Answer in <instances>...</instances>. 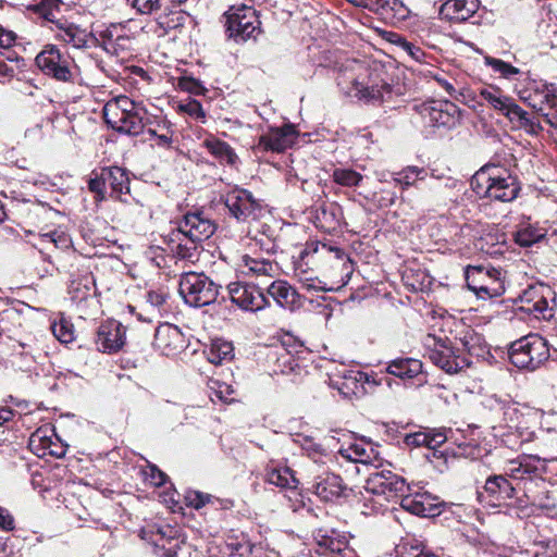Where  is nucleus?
I'll return each mask as SVG.
<instances>
[{
  "instance_id": "f257e3e1",
  "label": "nucleus",
  "mask_w": 557,
  "mask_h": 557,
  "mask_svg": "<svg viewBox=\"0 0 557 557\" xmlns=\"http://www.w3.org/2000/svg\"><path fill=\"white\" fill-rule=\"evenodd\" d=\"M337 85L347 96L367 104L380 106L405 92L403 85H393L383 64L375 61L346 59L337 67Z\"/></svg>"
},
{
  "instance_id": "f03ea898",
  "label": "nucleus",
  "mask_w": 557,
  "mask_h": 557,
  "mask_svg": "<svg viewBox=\"0 0 557 557\" xmlns=\"http://www.w3.org/2000/svg\"><path fill=\"white\" fill-rule=\"evenodd\" d=\"M545 469L544 460L533 455H522L506 462V473L518 481L519 487L522 485L523 495L517 497L521 507L533 506L546 510L556 507V498L543 479Z\"/></svg>"
},
{
  "instance_id": "7ed1b4c3",
  "label": "nucleus",
  "mask_w": 557,
  "mask_h": 557,
  "mask_svg": "<svg viewBox=\"0 0 557 557\" xmlns=\"http://www.w3.org/2000/svg\"><path fill=\"white\" fill-rule=\"evenodd\" d=\"M471 186L479 197L490 200L511 202L520 193V184L508 169L498 165H485L472 177Z\"/></svg>"
},
{
  "instance_id": "20e7f679",
  "label": "nucleus",
  "mask_w": 557,
  "mask_h": 557,
  "mask_svg": "<svg viewBox=\"0 0 557 557\" xmlns=\"http://www.w3.org/2000/svg\"><path fill=\"white\" fill-rule=\"evenodd\" d=\"M102 113L106 123L119 133L137 136L144 131L147 110L126 96L108 101Z\"/></svg>"
},
{
  "instance_id": "39448f33",
  "label": "nucleus",
  "mask_w": 557,
  "mask_h": 557,
  "mask_svg": "<svg viewBox=\"0 0 557 557\" xmlns=\"http://www.w3.org/2000/svg\"><path fill=\"white\" fill-rule=\"evenodd\" d=\"M129 175L128 172L120 166H104L99 171L91 172L88 180V189L95 194L97 201H102L108 196L113 199L126 202L125 198L129 194Z\"/></svg>"
},
{
  "instance_id": "423d86ee",
  "label": "nucleus",
  "mask_w": 557,
  "mask_h": 557,
  "mask_svg": "<svg viewBox=\"0 0 557 557\" xmlns=\"http://www.w3.org/2000/svg\"><path fill=\"white\" fill-rule=\"evenodd\" d=\"M38 69L58 82L76 84L81 77L74 60L55 45L48 44L35 59Z\"/></svg>"
},
{
  "instance_id": "0eeeda50",
  "label": "nucleus",
  "mask_w": 557,
  "mask_h": 557,
  "mask_svg": "<svg viewBox=\"0 0 557 557\" xmlns=\"http://www.w3.org/2000/svg\"><path fill=\"white\" fill-rule=\"evenodd\" d=\"M549 358L547 342L539 334L515 341L509 348L510 362L518 369L534 371Z\"/></svg>"
},
{
  "instance_id": "6e6552de",
  "label": "nucleus",
  "mask_w": 557,
  "mask_h": 557,
  "mask_svg": "<svg viewBox=\"0 0 557 557\" xmlns=\"http://www.w3.org/2000/svg\"><path fill=\"white\" fill-rule=\"evenodd\" d=\"M180 294L191 307H205L215 301L219 286L205 273L187 272L181 276Z\"/></svg>"
},
{
  "instance_id": "1a4fd4ad",
  "label": "nucleus",
  "mask_w": 557,
  "mask_h": 557,
  "mask_svg": "<svg viewBox=\"0 0 557 557\" xmlns=\"http://www.w3.org/2000/svg\"><path fill=\"white\" fill-rule=\"evenodd\" d=\"M261 22L252 8L243 7L226 14L225 32L235 42L256 39L261 32Z\"/></svg>"
},
{
  "instance_id": "9d476101",
  "label": "nucleus",
  "mask_w": 557,
  "mask_h": 557,
  "mask_svg": "<svg viewBox=\"0 0 557 557\" xmlns=\"http://www.w3.org/2000/svg\"><path fill=\"white\" fill-rule=\"evenodd\" d=\"M425 124L445 131L456 127L460 122V110L450 101H430L417 107Z\"/></svg>"
},
{
  "instance_id": "9b49d317",
  "label": "nucleus",
  "mask_w": 557,
  "mask_h": 557,
  "mask_svg": "<svg viewBox=\"0 0 557 557\" xmlns=\"http://www.w3.org/2000/svg\"><path fill=\"white\" fill-rule=\"evenodd\" d=\"M519 309L536 319L549 320L554 315V292L543 284L531 286L520 296Z\"/></svg>"
},
{
  "instance_id": "f8f14e48",
  "label": "nucleus",
  "mask_w": 557,
  "mask_h": 557,
  "mask_svg": "<svg viewBox=\"0 0 557 557\" xmlns=\"http://www.w3.org/2000/svg\"><path fill=\"white\" fill-rule=\"evenodd\" d=\"M369 383V375L362 371L347 369L345 366L336 367L329 373V385L338 391L344 398L361 397L366 392L364 385Z\"/></svg>"
},
{
  "instance_id": "ddd939ff",
  "label": "nucleus",
  "mask_w": 557,
  "mask_h": 557,
  "mask_svg": "<svg viewBox=\"0 0 557 557\" xmlns=\"http://www.w3.org/2000/svg\"><path fill=\"white\" fill-rule=\"evenodd\" d=\"M430 338L433 341V347L429 348L428 357L433 364L449 374L458 373L470 367L472 361L468 357L457 354L449 341L436 339L434 336Z\"/></svg>"
},
{
  "instance_id": "4468645a",
  "label": "nucleus",
  "mask_w": 557,
  "mask_h": 557,
  "mask_svg": "<svg viewBox=\"0 0 557 557\" xmlns=\"http://www.w3.org/2000/svg\"><path fill=\"white\" fill-rule=\"evenodd\" d=\"M480 96L493 109L507 116L511 122H517L523 127L532 125L528 112L519 107L512 98L506 96L499 88L493 86L484 87L480 90Z\"/></svg>"
},
{
  "instance_id": "2eb2a0df",
  "label": "nucleus",
  "mask_w": 557,
  "mask_h": 557,
  "mask_svg": "<svg viewBox=\"0 0 557 557\" xmlns=\"http://www.w3.org/2000/svg\"><path fill=\"white\" fill-rule=\"evenodd\" d=\"M364 490L373 495L383 496L389 500L401 497L409 490L406 481L388 470L375 471L366 481Z\"/></svg>"
},
{
  "instance_id": "dca6fc26",
  "label": "nucleus",
  "mask_w": 557,
  "mask_h": 557,
  "mask_svg": "<svg viewBox=\"0 0 557 557\" xmlns=\"http://www.w3.org/2000/svg\"><path fill=\"white\" fill-rule=\"evenodd\" d=\"M224 203L230 214L240 222L257 220L262 213L260 201L247 189H232L226 194Z\"/></svg>"
},
{
  "instance_id": "f3484780",
  "label": "nucleus",
  "mask_w": 557,
  "mask_h": 557,
  "mask_svg": "<svg viewBox=\"0 0 557 557\" xmlns=\"http://www.w3.org/2000/svg\"><path fill=\"white\" fill-rule=\"evenodd\" d=\"M227 289L231 301L242 310L257 312L269 306L268 298L257 285L233 282Z\"/></svg>"
},
{
  "instance_id": "a211bd4d",
  "label": "nucleus",
  "mask_w": 557,
  "mask_h": 557,
  "mask_svg": "<svg viewBox=\"0 0 557 557\" xmlns=\"http://www.w3.org/2000/svg\"><path fill=\"white\" fill-rule=\"evenodd\" d=\"M356 7L368 9L383 22L398 25L409 16V9L400 0H347Z\"/></svg>"
},
{
  "instance_id": "6ab92c4d",
  "label": "nucleus",
  "mask_w": 557,
  "mask_h": 557,
  "mask_svg": "<svg viewBox=\"0 0 557 557\" xmlns=\"http://www.w3.org/2000/svg\"><path fill=\"white\" fill-rule=\"evenodd\" d=\"M522 491V486H518V481H513L507 473L506 467L503 474H493L485 480L483 492L479 493V497L486 498L490 503L500 505L517 495V491Z\"/></svg>"
},
{
  "instance_id": "aec40b11",
  "label": "nucleus",
  "mask_w": 557,
  "mask_h": 557,
  "mask_svg": "<svg viewBox=\"0 0 557 557\" xmlns=\"http://www.w3.org/2000/svg\"><path fill=\"white\" fill-rule=\"evenodd\" d=\"M317 544L315 557H346L348 540L345 534L330 528H319L313 531ZM314 557V556H312Z\"/></svg>"
},
{
  "instance_id": "412c9836",
  "label": "nucleus",
  "mask_w": 557,
  "mask_h": 557,
  "mask_svg": "<svg viewBox=\"0 0 557 557\" xmlns=\"http://www.w3.org/2000/svg\"><path fill=\"white\" fill-rule=\"evenodd\" d=\"M28 446L38 457L52 456L61 458L66 454V445L48 426L37 429L29 437Z\"/></svg>"
},
{
  "instance_id": "4be33fe9",
  "label": "nucleus",
  "mask_w": 557,
  "mask_h": 557,
  "mask_svg": "<svg viewBox=\"0 0 557 557\" xmlns=\"http://www.w3.org/2000/svg\"><path fill=\"white\" fill-rule=\"evenodd\" d=\"M95 344L101 352H117L125 345V327L115 320L102 322L97 330Z\"/></svg>"
},
{
  "instance_id": "5701e85b",
  "label": "nucleus",
  "mask_w": 557,
  "mask_h": 557,
  "mask_svg": "<svg viewBox=\"0 0 557 557\" xmlns=\"http://www.w3.org/2000/svg\"><path fill=\"white\" fill-rule=\"evenodd\" d=\"M153 347L162 355H176L186 347V339L176 325L165 323L156 329Z\"/></svg>"
},
{
  "instance_id": "b1692460",
  "label": "nucleus",
  "mask_w": 557,
  "mask_h": 557,
  "mask_svg": "<svg viewBox=\"0 0 557 557\" xmlns=\"http://www.w3.org/2000/svg\"><path fill=\"white\" fill-rule=\"evenodd\" d=\"M177 227L198 244L210 238L216 230L215 223L199 211L186 213Z\"/></svg>"
},
{
  "instance_id": "393cba45",
  "label": "nucleus",
  "mask_w": 557,
  "mask_h": 557,
  "mask_svg": "<svg viewBox=\"0 0 557 557\" xmlns=\"http://www.w3.org/2000/svg\"><path fill=\"white\" fill-rule=\"evenodd\" d=\"M51 30L54 33L57 40L75 49L87 48L92 39L91 34L87 29L63 18L53 22Z\"/></svg>"
},
{
  "instance_id": "a878e982",
  "label": "nucleus",
  "mask_w": 557,
  "mask_h": 557,
  "mask_svg": "<svg viewBox=\"0 0 557 557\" xmlns=\"http://www.w3.org/2000/svg\"><path fill=\"white\" fill-rule=\"evenodd\" d=\"M400 506L416 516L434 517L440 513L441 503L437 497L424 492L405 494L400 499Z\"/></svg>"
},
{
  "instance_id": "bb28decb",
  "label": "nucleus",
  "mask_w": 557,
  "mask_h": 557,
  "mask_svg": "<svg viewBox=\"0 0 557 557\" xmlns=\"http://www.w3.org/2000/svg\"><path fill=\"white\" fill-rule=\"evenodd\" d=\"M168 246L178 260L195 262L199 256V244L183 234L178 227L169 234Z\"/></svg>"
},
{
  "instance_id": "cd10ccee",
  "label": "nucleus",
  "mask_w": 557,
  "mask_h": 557,
  "mask_svg": "<svg viewBox=\"0 0 557 557\" xmlns=\"http://www.w3.org/2000/svg\"><path fill=\"white\" fill-rule=\"evenodd\" d=\"M310 490L323 502H333L339 498L345 486L339 475L331 472L315 476Z\"/></svg>"
},
{
  "instance_id": "c85d7f7f",
  "label": "nucleus",
  "mask_w": 557,
  "mask_h": 557,
  "mask_svg": "<svg viewBox=\"0 0 557 557\" xmlns=\"http://www.w3.org/2000/svg\"><path fill=\"white\" fill-rule=\"evenodd\" d=\"M485 278L491 280V273L482 267H469L466 271V281L469 289L473 290L479 297H495L502 294L503 287L494 282V286L485 284Z\"/></svg>"
},
{
  "instance_id": "c756f323",
  "label": "nucleus",
  "mask_w": 557,
  "mask_h": 557,
  "mask_svg": "<svg viewBox=\"0 0 557 557\" xmlns=\"http://www.w3.org/2000/svg\"><path fill=\"white\" fill-rule=\"evenodd\" d=\"M295 132L292 126L270 128L259 137L258 147L264 151L282 152L294 144Z\"/></svg>"
},
{
  "instance_id": "7c9ffc66",
  "label": "nucleus",
  "mask_w": 557,
  "mask_h": 557,
  "mask_svg": "<svg viewBox=\"0 0 557 557\" xmlns=\"http://www.w3.org/2000/svg\"><path fill=\"white\" fill-rule=\"evenodd\" d=\"M141 537L151 544L153 554L158 557H175L180 548V540L161 529L143 531Z\"/></svg>"
},
{
  "instance_id": "2f4dec72",
  "label": "nucleus",
  "mask_w": 557,
  "mask_h": 557,
  "mask_svg": "<svg viewBox=\"0 0 557 557\" xmlns=\"http://www.w3.org/2000/svg\"><path fill=\"white\" fill-rule=\"evenodd\" d=\"M479 8V0H447L441 8V14L451 22H465L472 17Z\"/></svg>"
},
{
  "instance_id": "473e14b6",
  "label": "nucleus",
  "mask_w": 557,
  "mask_h": 557,
  "mask_svg": "<svg viewBox=\"0 0 557 557\" xmlns=\"http://www.w3.org/2000/svg\"><path fill=\"white\" fill-rule=\"evenodd\" d=\"M546 234V228L540 226L537 222H532L530 218H523L516 226L513 238L520 247H531L542 242Z\"/></svg>"
},
{
  "instance_id": "72a5a7b5",
  "label": "nucleus",
  "mask_w": 557,
  "mask_h": 557,
  "mask_svg": "<svg viewBox=\"0 0 557 557\" xmlns=\"http://www.w3.org/2000/svg\"><path fill=\"white\" fill-rule=\"evenodd\" d=\"M448 440L445 429H425L408 434L405 437V443L408 446H425L426 448H434L442 446Z\"/></svg>"
},
{
  "instance_id": "f704fd0d",
  "label": "nucleus",
  "mask_w": 557,
  "mask_h": 557,
  "mask_svg": "<svg viewBox=\"0 0 557 557\" xmlns=\"http://www.w3.org/2000/svg\"><path fill=\"white\" fill-rule=\"evenodd\" d=\"M309 253L305 250L300 255V260L295 263V277L307 290H326L325 284L317 276L315 271L309 267L305 259Z\"/></svg>"
},
{
  "instance_id": "c9c22d12",
  "label": "nucleus",
  "mask_w": 557,
  "mask_h": 557,
  "mask_svg": "<svg viewBox=\"0 0 557 557\" xmlns=\"http://www.w3.org/2000/svg\"><path fill=\"white\" fill-rule=\"evenodd\" d=\"M202 146L212 154L221 164L235 166L238 163V156L235 150L225 141L216 137L210 136L202 141Z\"/></svg>"
},
{
  "instance_id": "e433bc0d",
  "label": "nucleus",
  "mask_w": 557,
  "mask_h": 557,
  "mask_svg": "<svg viewBox=\"0 0 557 557\" xmlns=\"http://www.w3.org/2000/svg\"><path fill=\"white\" fill-rule=\"evenodd\" d=\"M386 372L403 380L418 379L422 376V362L414 358H397L388 362Z\"/></svg>"
},
{
  "instance_id": "4c0bfd02",
  "label": "nucleus",
  "mask_w": 557,
  "mask_h": 557,
  "mask_svg": "<svg viewBox=\"0 0 557 557\" xmlns=\"http://www.w3.org/2000/svg\"><path fill=\"white\" fill-rule=\"evenodd\" d=\"M242 272L255 276L274 277L277 274L278 267L275 262L267 258H255L248 255L242 257Z\"/></svg>"
},
{
  "instance_id": "58836bf2",
  "label": "nucleus",
  "mask_w": 557,
  "mask_h": 557,
  "mask_svg": "<svg viewBox=\"0 0 557 557\" xmlns=\"http://www.w3.org/2000/svg\"><path fill=\"white\" fill-rule=\"evenodd\" d=\"M268 294L282 308L293 309L299 302V294L285 281L272 282Z\"/></svg>"
},
{
  "instance_id": "ea45409f",
  "label": "nucleus",
  "mask_w": 557,
  "mask_h": 557,
  "mask_svg": "<svg viewBox=\"0 0 557 557\" xmlns=\"http://www.w3.org/2000/svg\"><path fill=\"white\" fill-rule=\"evenodd\" d=\"M461 341V348H458L457 350L465 351L470 360V358H475L478 360L485 359V357L488 355V346L482 335L475 333L474 331H468Z\"/></svg>"
},
{
  "instance_id": "a19ab883",
  "label": "nucleus",
  "mask_w": 557,
  "mask_h": 557,
  "mask_svg": "<svg viewBox=\"0 0 557 557\" xmlns=\"http://www.w3.org/2000/svg\"><path fill=\"white\" fill-rule=\"evenodd\" d=\"M190 18V15L183 10L166 9L157 20V27L161 30L160 35H166L170 30L181 28Z\"/></svg>"
},
{
  "instance_id": "79ce46f5",
  "label": "nucleus",
  "mask_w": 557,
  "mask_h": 557,
  "mask_svg": "<svg viewBox=\"0 0 557 557\" xmlns=\"http://www.w3.org/2000/svg\"><path fill=\"white\" fill-rule=\"evenodd\" d=\"M265 475L270 484L281 488L294 490L298 485V480L288 467L269 465Z\"/></svg>"
},
{
  "instance_id": "37998d69",
  "label": "nucleus",
  "mask_w": 557,
  "mask_h": 557,
  "mask_svg": "<svg viewBox=\"0 0 557 557\" xmlns=\"http://www.w3.org/2000/svg\"><path fill=\"white\" fill-rule=\"evenodd\" d=\"M339 455L347 460L361 463H373L377 459L375 449L367 443H355L339 449Z\"/></svg>"
},
{
  "instance_id": "c03bdc74",
  "label": "nucleus",
  "mask_w": 557,
  "mask_h": 557,
  "mask_svg": "<svg viewBox=\"0 0 557 557\" xmlns=\"http://www.w3.org/2000/svg\"><path fill=\"white\" fill-rule=\"evenodd\" d=\"M122 32L123 27L121 25H112L103 32L104 49L108 52L117 53L119 49L124 50L129 47L131 38Z\"/></svg>"
},
{
  "instance_id": "a18cd8bd",
  "label": "nucleus",
  "mask_w": 557,
  "mask_h": 557,
  "mask_svg": "<svg viewBox=\"0 0 557 557\" xmlns=\"http://www.w3.org/2000/svg\"><path fill=\"white\" fill-rule=\"evenodd\" d=\"M535 96L541 97L540 101H532L531 97L523 98L529 100V104L536 111H543V106L546 104L549 108L557 107V88L554 84L543 83L535 87Z\"/></svg>"
},
{
  "instance_id": "49530a36",
  "label": "nucleus",
  "mask_w": 557,
  "mask_h": 557,
  "mask_svg": "<svg viewBox=\"0 0 557 557\" xmlns=\"http://www.w3.org/2000/svg\"><path fill=\"white\" fill-rule=\"evenodd\" d=\"M428 172L424 168H419L416 165H409L403 169L401 171L394 173L393 181L400 185L403 189H406L410 186H413L416 181L425 180Z\"/></svg>"
},
{
  "instance_id": "de8ad7c7",
  "label": "nucleus",
  "mask_w": 557,
  "mask_h": 557,
  "mask_svg": "<svg viewBox=\"0 0 557 557\" xmlns=\"http://www.w3.org/2000/svg\"><path fill=\"white\" fill-rule=\"evenodd\" d=\"M332 178L341 186L357 187L362 182L363 176L352 169L337 168L333 171Z\"/></svg>"
},
{
  "instance_id": "09e8293b",
  "label": "nucleus",
  "mask_w": 557,
  "mask_h": 557,
  "mask_svg": "<svg viewBox=\"0 0 557 557\" xmlns=\"http://www.w3.org/2000/svg\"><path fill=\"white\" fill-rule=\"evenodd\" d=\"M233 356V346L228 342L221 339L214 341L211 344L208 360L211 363H221L224 360L231 359Z\"/></svg>"
},
{
  "instance_id": "8fccbe9b",
  "label": "nucleus",
  "mask_w": 557,
  "mask_h": 557,
  "mask_svg": "<svg viewBox=\"0 0 557 557\" xmlns=\"http://www.w3.org/2000/svg\"><path fill=\"white\" fill-rule=\"evenodd\" d=\"M484 63L506 79H513L518 74H520V70L518 67L500 59L486 55L484 58Z\"/></svg>"
},
{
  "instance_id": "3c124183",
  "label": "nucleus",
  "mask_w": 557,
  "mask_h": 557,
  "mask_svg": "<svg viewBox=\"0 0 557 557\" xmlns=\"http://www.w3.org/2000/svg\"><path fill=\"white\" fill-rule=\"evenodd\" d=\"M169 297H170L169 292L163 287L150 289L146 294L147 302L152 308H156L158 311L166 310V302H168Z\"/></svg>"
},
{
  "instance_id": "603ef678",
  "label": "nucleus",
  "mask_w": 557,
  "mask_h": 557,
  "mask_svg": "<svg viewBox=\"0 0 557 557\" xmlns=\"http://www.w3.org/2000/svg\"><path fill=\"white\" fill-rule=\"evenodd\" d=\"M177 108L180 112L185 113L201 123L206 122V112L199 101L188 99L185 102H181Z\"/></svg>"
},
{
  "instance_id": "864d4df0",
  "label": "nucleus",
  "mask_w": 557,
  "mask_h": 557,
  "mask_svg": "<svg viewBox=\"0 0 557 557\" xmlns=\"http://www.w3.org/2000/svg\"><path fill=\"white\" fill-rule=\"evenodd\" d=\"M51 330L55 338L61 343L67 344L74 339L73 325L64 319L54 322L51 325Z\"/></svg>"
},
{
  "instance_id": "5fc2aeb1",
  "label": "nucleus",
  "mask_w": 557,
  "mask_h": 557,
  "mask_svg": "<svg viewBox=\"0 0 557 557\" xmlns=\"http://www.w3.org/2000/svg\"><path fill=\"white\" fill-rule=\"evenodd\" d=\"M277 369L282 374H290L299 370V364L295 358L286 350L282 349V352L276 358Z\"/></svg>"
},
{
  "instance_id": "6e6d98bb",
  "label": "nucleus",
  "mask_w": 557,
  "mask_h": 557,
  "mask_svg": "<svg viewBox=\"0 0 557 557\" xmlns=\"http://www.w3.org/2000/svg\"><path fill=\"white\" fill-rule=\"evenodd\" d=\"M300 446L301 449L307 454V456L313 459L314 461H319L320 458L326 456L325 448L310 437H304L302 441L300 442Z\"/></svg>"
},
{
  "instance_id": "4d7b16f0",
  "label": "nucleus",
  "mask_w": 557,
  "mask_h": 557,
  "mask_svg": "<svg viewBox=\"0 0 557 557\" xmlns=\"http://www.w3.org/2000/svg\"><path fill=\"white\" fill-rule=\"evenodd\" d=\"M139 14H153L161 9L162 0H127Z\"/></svg>"
},
{
  "instance_id": "13d9d810",
  "label": "nucleus",
  "mask_w": 557,
  "mask_h": 557,
  "mask_svg": "<svg viewBox=\"0 0 557 557\" xmlns=\"http://www.w3.org/2000/svg\"><path fill=\"white\" fill-rule=\"evenodd\" d=\"M399 554L400 557H438L421 544L404 543L400 545Z\"/></svg>"
},
{
  "instance_id": "bf43d9fd",
  "label": "nucleus",
  "mask_w": 557,
  "mask_h": 557,
  "mask_svg": "<svg viewBox=\"0 0 557 557\" xmlns=\"http://www.w3.org/2000/svg\"><path fill=\"white\" fill-rule=\"evenodd\" d=\"M59 0H41L37 9L45 20L53 24L57 21L54 20V10L59 9Z\"/></svg>"
},
{
  "instance_id": "052dcab7",
  "label": "nucleus",
  "mask_w": 557,
  "mask_h": 557,
  "mask_svg": "<svg viewBox=\"0 0 557 557\" xmlns=\"http://www.w3.org/2000/svg\"><path fill=\"white\" fill-rule=\"evenodd\" d=\"M215 386L211 388L214 391V395L223 403H232L234 401V393L233 387L226 383L214 382Z\"/></svg>"
},
{
  "instance_id": "680f3d73",
  "label": "nucleus",
  "mask_w": 557,
  "mask_h": 557,
  "mask_svg": "<svg viewBox=\"0 0 557 557\" xmlns=\"http://www.w3.org/2000/svg\"><path fill=\"white\" fill-rule=\"evenodd\" d=\"M44 242L52 243L57 248H66L70 245L69 236L59 231L45 233L41 235Z\"/></svg>"
},
{
  "instance_id": "e2e57ef3",
  "label": "nucleus",
  "mask_w": 557,
  "mask_h": 557,
  "mask_svg": "<svg viewBox=\"0 0 557 557\" xmlns=\"http://www.w3.org/2000/svg\"><path fill=\"white\" fill-rule=\"evenodd\" d=\"M186 500L188 506L199 509L210 503L211 495L201 492H191L186 496Z\"/></svg>"
},
{
  "instance_id": "0e129e2a",
  "label": "nucleus",
  "mask_w": 557,
  "mask_h": 557,
  "mask_svg": "<svg viewBox=\"0 0 557 557\" xmlns=\"http://www.w3.org/2000/svg\"><path fill=\"white\" fill-rule=\"evenodd\" d=\"M401 50L406 52L412 60L420 63L425 62L426 54L419 46H416L414 44L407 40Z\"/></svg>"
},
{
  "instance_id": "69168bd1",
  "label": "nucleus",
  "mask_w": 557,
  "mask_h": 557,
  "mask_svg": "<svg viewBox=\"0 0 557 557\" xmlns=\"http://www.w3.org/2000/svg\"><path fill=\"white\" fill-rule=\"evenodd\" d=\"M149 476L152 484L156 486H162L165 484L168 475L163 471L153 465L149 467Z\"/></svg>"
},
{
  "instance_id": "338daca9",
  "label": "nucleus",
  "mask_w": 557,
  "mask_h": 557,
  "mask_svg": "<svg viewBox=\"0 0 557 557\" xmlns=\"http://www.w3.org/2000/svg\"><path fill=\"white\" fill-rule=\"evenodd\" d=\"M0 528L4 531H12L14 529V518L10 511L0 507Z\"/></svg>"
},
{
  "instance_id": "774afa93",
  "label": "nucleus",
  "mask_w": 557,
  "mask_h": 557,
  "mask_svg": "<svg viewBox=\"0 0 557 557\" xmlns=\"http://www.w3.org/2000/svg\"><path fill=\"white\" fill-rule=\"evenodd\" d=\"M16 35L0 25V48L8 49L15 42Z\"/></svg>"
}]
</instances>
